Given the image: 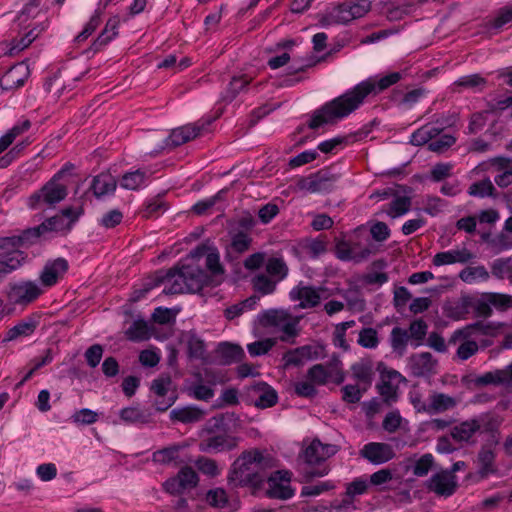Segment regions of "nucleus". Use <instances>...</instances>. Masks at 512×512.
Masks as SVG:
<instances>
[{"label": "nucleus", "mask_w": 512, "mask_h": 512, "mask_svg": "<svg viewBox=\"0 0 512 512\" xmlns=\"http://www.w3.org/2000/svg\"><path fill=\"white\" fill-rule=\"evenodd\" d=\"M404 76V72H391L379 79L368 78L358 83L352 89L315 110L308 122V127L315 130L325 124L337 123L357 110L367 96L383 92L402 80Z\"/></svg>", "instance_id": "nucleus-1"}, {"label": "nucleus", "mask_w": 512, "mask_h": 512, "mask_svg": "<svg viewBox=\"0 0 512 512\" xmlns=\"http://www.w3.org/2000/svg\"><path fill=\"white\" fill-rule=\"evenodd\" d=\"M205 253V245H199L177 265L167 270H157L154 274L153 286L169 283L170 285L163 289L162 293L165 295L200 292L212 281L207 270L199 263Z\"/></svg>", "instance_id": "nucleus-2"}, {"label": "nucleus", "mask_w": 512, "mask_h": 512, "mask_svg": "<svg viewBox=\"0 0 512 512\" xmlns=\"http://www.w3.org/2000/svg\"><path fill=\"white\" fill-rule=\"evenodd\" d=\"M270 462L271 458L265 456L259 449L243 451L231 464L227 475L228 486L231 489H260L265 482L266 468L270 466Z\"/></svg>", "instance_id": "nucleus-3"}, {"label": "nucleus", "mask_w": 512, "mask_h": 512, "mask_svg": "<svg viewBox=\"0 0 512 512\" xmlns=\"http://www.w3.org/2000/svg\"><path fill=\"white\" fill-rule=\"evenodd\" d=\"M67 195V186L51 178L29 197L28 206L33 210L54 208L58 203L63 201Z\"/></svg>", "instance_id": "nucleus-4"}, {"label": "nucleus", "mask_w": 512, "mask_h": 512, "mask_svg": "<svg viewBox=\"0 0 512 512\" xmlns=\"http://www.w3.org/2000/svg\"><path fill=\"white\" fill-rule=\"evenodd\" d=\"M326 356V346L321 342H314L288 350L283 355V361L285 367H302L307 361L321 360Z\"/></svg>", "instance_id": "nucleus-5"}, {"label": "nucleus", "mask_w": 512, "mask_h": 512, "mask_svg": "<svg viewBox=\"0 0 512 512\" xmlns=\"http://www.w3.org/2000/svg\"><path fill=\"white\" fill-rule=\"evenodd\" d=\"M339 178L340 175L330 169H321L307 177H301L297 181V187L309 193H330L335 189Z\"/></svg>", "instance_id": "nucleus-6"}, {"label": "nucleus", "mask_w": 512, "mask_h": 512, "mask_svg": "<svg viewBox=\"0 0 512 512\" xmlns=\"http://www.w3.org/2000/svg\"><path fill=\"white\" fill-rule=\"evenodd\" d=\"M43 294V289L35 281L21 280L9 283L7 290L8 301L13 305L27 306Z\"/></svg>", "instance_id": "nucleus-7"}, {"label": "nucleus", "mask_w": 512, "mask_h": 512, "mask_svg": "<svg viewBox=\"0 0 512 512\" xmlns=\"http://www.w3.org/2000/svg\"><path fill=\"white\" fill-rule=\"evenodd\" d=\"M293 473L289 470H276L266 476L268 489L266 496L270 499L288 500L295 494V489L291 487L290 482Z\"/></svg>", "instance_id": "nucleus-8"}, {"label": "nucleus", "mask_w": 512, "mask_h": 512, "mask_svg": "<svg viewBox=\"0 0 512 512\" xmlns=\"http://www.w3.org/2000/svg\"><path fill=\"white\" fill-rule=\"evenodd\" d=\"M321 449V441L315 439L301 454L304 462L309 466L303 472V477L306 482L315 477H323L329 473V468L327 466H321V463L324 462L323 455H321Z\"/></svg>", "instance_id": "nucleus-9"}, {"label": "nucleus", "mask_w": 512, "mask_h": 512, "mask_svg": "<svg viewBox=\"0 0 512 512\" xmlns=\"http://www.w3.org/2000/svg\"><path fill=\"white\" fill-rule=\"evenodd\" d=\"M502 324H495L492 322H486L484 320H478L473 323L467 324L461 329H457L453 332L449 343H456L457 340H466L472 337L478 336H491L494 337L498 334Z\"/></svg>", "instance_id": "nucleus-10"}, {"label": "nucleus", "mask_w": 512, "mask_h": 512, "mask_svg": "<svg viewBox=\"0 0 512 512\" xmlns=\"http://www.w3.org/2000/svg\"><path fill=\"white\" fill-rule=\"evenodd\" d=\"M426 488L439 496L450 497L457 488L458 481L456 475H450L445 469L436 472L426 481Z\"/></svg>", "instance_id": "nucleus-11"}, {"label": "nucleus", "mask_w": 512, "mask_h": 512, "mask_svg": "<svg viewBox=\"0 0 512 512\" xmlns=\"http://www.w3.org/2000/svg\"><path fill=\"white\" fill-rule=\"evenodd\" d=\"M495 460V452L487 445H483L477 454L476 463L478 470L475 473H470L468 478L474 479L475 482H480L487 479L490 475H496L498 468L495 464Z\"/></svg>", "instance_id": "nucleus-12"}, {"label": "nucleus", "mask_w": 512, "mask_h": 512, "mask_svg": "<svg viewBox=\"0 0 512 512\" xmlns=\"http://www.w3.org/2000/svg\"><path fill=\"white\" fill-rule=\"evenodd\" d=\"M211 121H207V123L203 124H187L178 128H175L171 131L169 136L165 138L164 145L161 146V148H175L177 146H180L198 135L201 134V132L205 129L206 125H209Z\"/></svg>", "instance_id": "nucleus-13"}, {"label": "nucleus", "mask_w": 512, "mask_h": 512, "mask_svg": "<svg viewBox=\"0 0 512 512\" xmlns=\"http://www.w3.org/2000/svg\"><path fill=\"white\" fill-rule=\"evenodd\" d=\"M359 455L373 465H381L395 457L391 445L380 442H369L359 451Z\"/></svg>", "instance_id": "nucleus-14"}, {"label": "nucleus", "mask_w": 512, "mask_h": 512, "mask_svg": "<svg viewBox=\"0 0 512 512\" xmlns=\"http://www.w3.org/2000/svg\"><path fill=\"white\" fill-rule=\"evenodd\" d=\"M30 75L29 67L24 62L10 67L0 78L2 91H13L22 87Z\"/></svg>", "instance_id": "nucleus-15"}, {"label": "nucleus", "mask_w": 512, "mask_h": 512, "mask_svg": "<svg viewBox=\"0 0 512 512\" xmlns=\"http://www.w3.org/2000/svg\"><path fill=\"white\" fill-rule=\"evenodd\" d=\"M238 442L239 437L217 434L202 440L199 444V449L205 453H220L235 449Z\"/></svg>", "instance_id": "nucleus-16"}, {"label": "nucleus", "mask_w": 512, "mask_h": 512, "mask_svg": "<svg viewBox=\"0 0 512 512\" xmlns=\"http://www.w3.org/2000/svg\"><path fill=\"white\" fill-rule=\"evenodd\" d=\"M249 392L258 397L253 399L252 402L255 407L266 409L273 407L278 402L277 391L264 381L255 382L249 387Z\"/></svg>", "instance_id": "nucleus-17"}, {"label": "nucleus", "mask_w": 512, "mask_h": 512, "mask_svg": "<svg viewBox=\"0 0 512 512\" xmlns=\"http://www.w3.org/2000/svg\"><path fill=\"white\" fill-rule=\"evenodd\" d=\"M411 372L416 377H429L436 373L437 360L429 352L413 354L409 358Z\"/></svg>", "instance_id": "nucleus-18"}, {"label": "nucleus", "mask_w": 512, "mask_h": 512, "mask_svg": "<svg viewBox=\"0 0 512 512\" xmlns=\"http://www.w3.org/2000/svg\"><path fill=\"white\" fill-rule=\"evenodd\" d=\"M292 301H300L298 307L302 309L314 308L319 305L321 297L317 288L313 286H295L289 293Z\"/></svg>", "instance_id": "nucleus-19"}, {"label": "nucleus", "mask_w": 512, "mask_h": 512, "mask_svg": "<svg viewBox=\"0 0 512 512\" xmlns=\"http://www.w3.org/2000/svg\"><path fill=\"white\" fill-rule=\"evenodd\" d=\"M40 323V315L31 314L26 316L16 325L10 328L5 338L2 340L3 343L16 340L20 337H27L34 333Z\"/></svg>", "instance_id": "nucleus-20"}, {"label": "nucleus", "mask_w": 512, "mask_h": 512, "mask_svg": "<svg viewBox=\"0 0 512 512\" xmlns=\"http://www.w3.org/2000/svg\"><path fill=\"white\" fill-rule=\"evenodd\" d=\"M45 234L41 229V225L27 228L21 231L18 235L7 236L11 245L12 251H22L20 248H28L38 242L44 237Z\"/></svg>", "instance_id": "nucleus-21"}, {"label": "nucleus", "mask_w": 512, "mask_h": 512, "mask_svg": "<svg viewBox=\"0 0 512 512\" xmlns=\"http://www.w3.org/2000/svg\"><path fill=\"white\" fill-rule=\"evenodd\" d=\"M68 261L64 258H57L52 262H48L40 273V281L43 286L51 287L55 285L61 274L68 270Z\"/></svg>", "instance_id": "nucleus-22"}, {"label": "nucleus", "mask_w": 512, "mask_h": 512, "mask_svg": "<svg viewBox=\"0 0 512 512\" xmlns=\"http://www.w3.org/2000/svg\"><path fill=\"white\" fill-rule=\"evenodd\" d=\"M354 20L351 10L348 9L347 1L333 7L331 10L323 14L319 20L322 27H328L338 24H347Z\"/></svg>", "instance_id": "nucleus-23"}, {"label": "nucleus", "mask_w": 512, "mask_h": 512, "mask_svg": "<svg viewBox=\"0 0 512 512\" xmlns=\"http://www.w3.org/2000/svg\"><path fill=\"white\" fill-rule=\"evenodd\" d=\"M239 417L233 412L222 413L213 416L207 423L206 430L208 433H219L229 435L231 427L235 426Z\"/></svg>", "instance_id": "nucleus-24"}, {"label": "nucleus", "mask_w": 512, "mask_h": 512, "mask_svg": "<svg viewBox=\"0 0 512 512\" xmlns=\"http://www.w3.org/2000/svg\"><path fill=\"white\" fill-rule=\"evenodd\" d=\"M216 353L220 358V363L223 365H231L240 363L245 358L243 348L234 343L221 342L216 348Z\"/></svg>", "instance_id": "nucleus-25"}, {"label": "nucleus", "mask_w": 512, "mask_h": 512, "mask_svg": "<svg viewBox=\"0 0 512 512\" xmlns=\"http://www.w3.org/2000/svg\"><path fill=\"white\" fill-rule=\"evenodd\" d=\"M117 187V181L110 173H100L96 175L91 182L90 190L96 198L114 194Z\"/></svg>", "instance_id": "nucleus-26"}, {"label": "nucleus", "mask_w": 512, "mask_h": 512, "mask_svg": "<svg viewBox=\"0 0 512 512\" xmlns=\"http://www.w3.org/2000/svg\"><path fill=\"white\" fill-rule=\"evenodd\" d=\"M457 406V400L444 393L433 392L429 396L430 415L446 412Z\"/></svg>", "instance_id": "nucleus-27"}, {"label": "nucleus", "mask_w": 512, "mask_h": 512, "mask_svg": "<svg viewBox=\"0 0 512 512\" xmlns=\"http://www.w3.org/2000/svg\"><path fill=\"white\" fill-rule=\"evenodd\" d=\"M250 83V78L246 75L234 76L229 82L227 88L221 93L222 101L232 102L241 92L245 91Z\"/></svg>", "instance_id": "nucleus-28"}, {"label": "nucleus", "mask_w": 512, "mask_h": 512, "mask_svg": "<svg viewBox=\"0 0 512 512\" xmlns=\"http://www.w3.org/2000/svg\"><path fill=\"white\" fill-rule=\"evenodd\" d=\"M204 412L197 407L175 408L170 412V419L184 424L195 423L202 419Z\"/></svg>", "instance_id": "nucleus-29"}, {"label": "nucleus", "mask_w": 512, "mask_h": 512, "mask_svg": "<svg viewBox=\"0 0 512 512\" xmlns=\"http://www.w3.org/2000/svg\"><path fill=\"white\" fill-rule=\"evenodd\" d=\"M371 251L368 248L362 249L360 252H355L348 242L342 241L336 245V256L342 261H354L359 263L365 260Z\"/></svg>", "instance_id": "nucleus-30"}, {"label": "nucleus", "mask_w": 512, "mask_h": 512, "mask_svg": "<svg viewBox=\"0 0 512 512\" xmlns=\"http://www.w3.org/2000/svg\"><path fill=\"white\" fill-rule=\"evenodd\" d=\"M389 343L393 352L397 353L399 356H403L410 343L408 331L399 326L394 327L390 332Z\"/></svg>", "instance_id": "nucleus-31"}, {"label": "nucleus", "mask_w": 512, "mask_h": 512, "mask_svg": "<svg viewBox=\"0 0 512 512\" xmlns=\"http://www.w3.org/2000/svg\"><path fill=\"white\" fill-rule=\"evenodd\" d=\"M406 330L408 331L410 345L413 348H418L423 344L425 340L428 331V325L423 319L419 318L413 320Z\"/></svg>", "instance_id": "nucleus-32"}, {"label": "nucleus", "mask_w": 512, "mask_h": 512, "mask_svg": "<svg viewBox=\"0 0 512 512\" xmlns=\"http://www.w3.org/2000/svg\"><path fill=\"white\" fill-rule=\"evenodd\" d=\"M477 431H479V424L473 418L453 427L451 436L458 442H467Z\"/></svg>", "instance_id": "nucleus-33"}, {"label": "nucleus", "mask_w": 512, "mask_h": 512, "mask_svg": "<svg viewBox=\"0 0 512 512\" xmlns=\"http://www.w3.org/2000/svg\"><path fill=\"white\" fill-rule=\"evenodd\" d=\"M120 419L127 424H147L150 422L151 414L146 413L139 407H125L119 411Z\"/></svg>", "instance_id": "nucleus-34"}, {"label": "nucleus", "mask_w": 512, "mask_h": 512, "mask_svg": "<svg viewBox=\"0 0 512 512\" xmlns=\"http://www.w3.org/2000/svg\"><path fill=\"white\" fill-rule=\"evenodd\" d=\"M318 61L311 52L306 56H294L291 64L287 67V76L305 72L307 69L315 66Z\"/></svg>", "instance_id": "nucleus-35"}, {"label": "nucleus", "mask_w": 512, "mask_h": 512, "mask_svg": "<svg viewBox=\"0 0 512 512\" xmlns=\"http://www.w3.org/2000/svg\"><path fill=\"white\" fill-rule=\"evenodd\" d=\"M228 188L219 190L215 195L196 202L191 210L197 215L205 214L209 209L213 208L217 203L226 201Z\"/></svg>", "instance_id": "nucleus-36"}, {"label": "nucleus", "mask_w": 512, "mask_h": 512, "mask_svg": "<svg viewBox=\"0 0 512 512\" xmlns=\"http://www.w3.org/2000/svg\"><path fill=\"white\" fill-rule=\"evenodd\" d=\"M229 234L231 236V242L228 246V252L232 250L237 254H242L249 250L253 239L248 233L231 230Z\"/></svg>", "instance_id": "nucleus-37"}, {"label": "nucleus", "mask_w": 512, "mask_h": 512, "mask_svg": "<svg viewBox=\"0 0 512 512\" xmlns=\"http://www.w3.org/2000/svg\"><path fill=\"white\" fill-rule=\"evenodd\" d=\"M35 30H37V28H32L19 39H14L8 52L9 55L14 56L27 48L43 31H45V26L42 25L38 32H35Z\"/></svg>", "instance_id": "nucleus-38"}, {"label": "nucleus", "mask_w": 512, "mask_h": 512, "mask_svg": "<svg viewBox=\"0 0 512 512\" xmlns=\"http://www.w3.org/2000/svg\"><path fill=\"white\" fill-rule=\"evenodd\" d=\"M491 274L498 279L507 278L512 284V258L502 257L495 259L491 264Z\"/></svg>", "instance_id": "nucleus-39"}, {"label": "nucleus", "mask_w": 512, "mask_h": 512, "mask_svg": "<svg viewBox=\"0 0 512 512\" xmlns=\"http://www.w3.org/2000/svg\"><path fill=\"white\" fill-rule=\"evenodd\" d=\"M168 209V204L163 200L162 196L158 194L152 199L148 200L144 209L141 211L144 218H158Z\"/></svg>", "instance_id": "nucleus-40"}, {"label": "nucleus", "mask_w": 512, "mask_h": 512, "mask_svg": "<svg viewBox=\"0 0 512 512\" xmlns=\"http://www.w3.org/2000/svg\"><path fill=\"white\" fill-rule=\"evenodd\" d=\"M126 336L129 340L140 342L148 340L150 337L149 327L145 320H135L126 331Z\"/></svg>", "instance_id": "nucleus-41"}, {"label": "nucleus", "mask_w": 512, "mask_h": 512, "mask_svg": "<svg viewBox=\"0 0 512 512\" xmlns=\"http://www.w3.org/2000/svg\"><path fill=\"white\" fill-rule=\"evenodd\" d=\"M146 177V172L140 169L127 172L120 179V186L127 190H137L144 184Z\"/></svg>", "instance_id": "nucleus-42"}, {"label": "nucleus", "mask_w": 512, "mask_h": 512, "mask_svg": "<svg viewBox=\"0 0 512 512\" xmlns=\"http://www.w3.org/2000/svg\"><path fill=\"white\" fill-rule=\"evenodd\" d=\"M394 199L389 203L386 213L392 217H400L406 214L411 207V198L408 196L394 195Z\"/></svg>", "instance_id": "nucleus-43"}, {"label": "nucleus", "mask_w": 512, "mask_h": 512, "mask_svg": "<svg viewBox=\"0 0 512 512\" xmlns=\"http://www.w3.org/2000/svg\"><path fill=\"white\" fill-rule=\"evenodd\" d=\"M188 356L191 359H205L206 346L203 339L196 333L191 332L187 340Z\"/></svg>", "instance_id": "nucleus-44"}, {"label": "nucleus", "mask_w": 512, "mask_h": 512, "mask_svg": "<svg viewBox=\"0 0 512 512\" xmlns=\"http://www.w3.org/2000/svg\"><path fill=\"white\" fill-rule=\"evenodd\" d=\"M289 318L290 315L283 310L269 309L263 311L259 319L261 324L264 326L279 327Z\"/></svg>", "instance_id": "nucleus-45"}, {"label": "nucleus", "mask_w": 512, "mask_h": 512, "mask_svg": "<svg viewBox=\"0 0 512 512\" xmlns=\"http://www.w3.org/2000/svg\"><path fill=\"white\" fill-rule=\"evenodd\" d=\"M474 419L479 424V431L482 429V432L490 433L492 437L498 432L501 424L499 416L492 413L481 414Z\"/></svg>", "instance_id": "nucleus-46"}, {"label": "nucleus", "mask_w": 512, "mask_h": 512, "mask_svg": "<svg viewBox=\"0 0 512 512\" xmlns=\"http://www.w3.org/2000/svg\"><path fill=\"white\" fill-rule=\"evenodd\" d=\"M266 271L270 276L276 277L277 281H281L287 277L289 269L283 258L270 257L266 263Z\"/></svg>", "instance_id": "nucleus-47"}, {"label": "nucleus", "mask_w": 512, "mask_h": 512, "mask_svg": "<svg viewBox=\"0 0 512 512\" xmlns=\"http://www.w3.org/2000/svg\"><path fill=\"white\" fill-rule=\"evenodd\" d=\"M495 187L489 178L483 179L478 182H474L470 185L468 189V194L470 196L485 198V197H496L494 194Z\"/></svg>", "instance_id": "nucleus-48"}, {"label": "nucleus", "mask_w": 512, "mask_h": 512, "mask_svg": "<svg viewBox=\"0 0 512 512\" xmlns=\"http://www.w3.org/2000/svg\"><path fill=\"white\" fill-rule=\"evenodd\" d=\"M27 253L24 251H12L8 237H0V262L7 261V259L16 258L21 260V267L26 263Z\"/></svg>", "instance_id": "nucleus-49"}, {"label": "nucleus", "mask_w": 512, "mask_h": 512, "mask_svg": "<svg viewBox=\"0 0 512 512\" xmlns=\"http://www.w3.org/2000/svg\"><path fill=\"white\" fill-rule=\"evenodd\" d=\"M40 225L45 235L50 232L68 233L71 231L68 230L66 220L63 219V217L60 216L59 214L47 218Z\"/></svg>", "instance_id": "nucleus-50"}, {"label": "nucleus", "mask_w": 512, "mask_h": 512, "mask_svg": "<svg viewBox=\"0 0 512 512\" xmlns=\"http://www.w3.org/2000/svg\"><path fill=\"white\" fill-rule=\"evenodd\" d=\"M206 247V253L205 255L200 259L204 261V265L206 269L212 274V275H220L224 273V269L220 263V256L217 250H213L211 252H208V247ZM201 264V262H199Z\"/></svg>", "instance_id": "nucleus-51"}, {"label": "nucleus", "mask_w": 512, "mask_h": 512, "mask_svg": "<svg viewBox=\"0 0 512 512\" xmlns=\"http://www.w3.org/2000/svg\"><path fill=\"white\" fill-rule=\"evenodd\" d=\"M357 343L367 349H375L379 344L377 330L372 327L362 328L359 331Z\"/></svg>", "instance_id": "nucleus-52"}, {"label": "nucleus", "mask_w": 512, "mask_h": 512, "mask_svg": "<svg viewBox=\"0 0 512 512\" xmlns=\"http://www.w3.org/2000/svg\"><path fill=\"white\" fill-rule=\"evenodd\" d=\"M459 277L466 283H472L476 279L487 280L489 278V273L484 266L480 265L463 269L460 272Z\"/></svg>", "instance_id": "nucleus-53"}, {"label": "nucleus", "mask_w": 512, "mask_h": 512, "mask_svg": "<svg viewBox=\"0 0 512 512\" xmlns=\"http://www.w3.org/2000/svg\"><path fill=\"white\" fill-rule=\"evenodd\" d=\"M512 21V6L501 7L489 21V28L499 30Z\"/></svg>", "instance_id": "nucleus-54"}, {"label": "nucleus", "mask_w": 512, "mask_h": 512, "mask_svg": "<svg viewBox=\"0 0 512 512\" xmlns=\"http://www.w3.org/2000/svg\"><path fill=\"white\" fill-rule=\"evenodd\" d=\"M434 465V457L430 453L422 455L418 460L415 461L412 471L417 477L426 476Z\"/></svg>", "instance_id": "nucleus-55"}, {"label": "nucleus", "mask_w": 512, "mask_h": 512, "mask_svg": "<svg viewBox=\"0 0 512 512\" xmlns=\"http://www.w3.org/2000/svg\"><path fill=\"white\" fill-rule=\"evenodd\" d=\"M252 283L254 290L260 292L262 295L271 294L276 289V281L271 280L264 274L255 276Z\"/></svg>", "instance_id": "nucleus-56"}, {"label": "nucleus", "mask_w": 512, "mask_h": 512, "mask_svg": "<svg viewBox=\"0 0 512 512\" xmlns=\"http://www.w3.org/2000/svg\"><path fill=\"white\" fill-rule=\"evenodd\" d=\"M299 319L291 317L284 321L282 325L279 326L280 330L283 332V335L280 336V340L283 342H290V339H294L299 335V328H298ZM291 343H294V341H291Z\"/></svg>", "instance_id": "nucleus-57"}, {"label": "nucleus", "mask_w": 512, "mask_h": 512, "mask_svg": "<svg viewBox=\"0 0 512 512\" xmlns=\"http://www.w3.org/2000/svg\"><path fill=\"white\" fill-rule=\"evenodd\" d=\"M180 446L173 445L156 451L153 458L156 462L168 464L178 459Z\"/></svg>", "instance_id": "nucleus-58"}, {"label": "nucleus", "mask_w": 512, "mask_h": 512, "mask_svg": "<svg viewBox=\"0 0 512 512\" xmlns=\"http://www.w3.org/2000/svg\"><path fill=\"white\" fill-rule=\"evenodd\" d=\"M334 488H335V484L330 480L319 482L315 485H306V486H303L301 489V496L302 497L317 496L326 491L333 490Z\"/></svg>", "instance_id": "nucleus-59"}, {"label": "nucleus", "mask_w": 512, "mask_h": 512, "mask_svg": "<svg viewBox=\"0 0 512 512\" xmlns=\"http://www.w3.org/2000/svg\"><path fill=\"white\" fill-rule=\"evenodd\" d=\"M329 376V372L322 364H315L307 371L308 380L318 385L326 384Z\"/></svg>", "instance_id": "nucleus-60"}, {"label": "nucleus", "mask_w": 512, "mask_h": 512, "mask_svg": "<svg viewBox=\"0 0 512 512\" xmlns=\"http://www.w3.org/2000/svg\"><path fill=\"white\" fill-rule=\"evenodd\" d=\"M275 341L267 338L252 342L247 345V350L252 357L261 356L267 354L274 346Z\"/></svg>", "instance_id": "nucleus-61"}, {"label": "nucleus", "mask_w": 512, "mask_h": 512, "mask_svg": "<svg viewBox=\"0 0 512 512\" xmlns=\"http://www.w3.org/2000/svg\"><path fill=\"white\" fill-rule=\"evenodd\" d=\"M84 213V208L82 205L78 207H72L68 206L63 208L59 215L63 217V219L66 220V224L68 227V230H72L74 224L79 220L81 215Z\"/></svg>", "instance_id": "nucleus-62"}, {"label": "nucleus", "mask_w": 512, "mask_h": 512, "mask_svg": "<svg viewBox=\"0 0 512 512\" xmlns=\"http://www.w3.org/2000/svg\"><path fill=\"white\" fill-rule=\"evenodd\" d=\"M206 500L209 505L215 508H224L228 503L226 492L221 488L209 490L206 494Z\"/></svg>", "instance_id": "nucleus-63"}, {"label": "nucleus", "mask_w": 512, "mask_h": 512, "mask_svg": "<svg viewBox=\"0 0 512 512\" xmlns=\"http://www.w3.org/2000/svg\"><path fill=\"white\" fill-rule=\"evenodd\" d=\"M98 414L88 408H82L76 411L72 416L71 420L76 424L90 425L97 421Z\"/></svg>", "instance_id": "nucleus-64"}]
</instances>
